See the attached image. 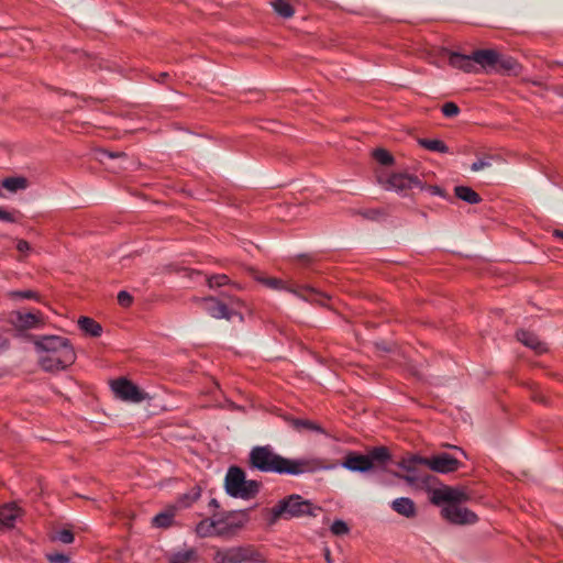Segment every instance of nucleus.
<instances>
[{"mask_svg":"<svg viewBox=\"0 0 563 563\" xmlns=\"http://www.w3.org/2000/svg\"><path fill=\"white\" fill-rule=\"evenodd\" d=\"M38 364L46 372H57L70 366L76 353L69 340L58 335H42L34 341Z\"/></svg>","mask_w":563,"mask_h":563,"instance_id":"1","label":"nucleus"},{"mask_svg":"<svg viewBox=\"0 0 563 563\" xmlns=\"http://www.w3.org/2000/svg\"><path fill=\"white\" fill-rule=\"evenodd\" d=\"M252 468L263 473L299 475L310 470L306 460H292L277 454L271 445L254 446L249 455Z\"/></svg>","mask_w":563,"mask_h":563,"instance_id":"2","label":"nucleus"},{"mask_svg":"<svg viewBox=\"0 0 563 563\" xmlns=\"http://www.w3.org/2000/svg\"><path fill=\"white\" fill-rule=\"evenodd\" d=\"M224 486L231 497L251 499L258 494L261 483L246 479L245 472L242 468L231 466L225 475Z\"/></svg>","mask_w":563,"mask_h":563,"instance_id":"3","label":"nucleus"},{"mask_svg":"<svg viewBox=\"0 0 563 563\" xmlns=\"http://www.w3.org/2000/svg\"><path fill=\"white\" fill-rule=\"evenodd\" d=\"M316 508L308 500L302 499L299 495H290L288 498H284L276 506L271 509L272 519L274 523L279 518H295L302 517L306 515L316 516L313 512Z\"/></svg>","mask_w":563,"mask_h":563,"instance_id":"4","label":"nucleus"},{"mask_svg":"<svg viewBox=\"0 0 563 563\" xmlns=\"http://www.w3.org/2000/svg\"><path fill=\"white\" fill-rule=\"evenodd\" d=\"M214 563H264V555L253 545H239L218 549L213 555Z\"/></svg>","mask_w":563,"mask_h":563,"instance_id":"5","label":"nucleus"},{"mask_svg":"<svg viewBox=\"0 0 563 563\" xmlns=\"http://www.w3.org/2000/svg\"><path fill=\"white\" fill-rule=\"evenodd\" d=\"M196 302H198L201 308L214 319L232 320L236 317L240 322L244 321L243 313L235 309L244 306V302L239 298H231L230 303L232 308H229L228 305L212 296L198 298L196 299Z\"/></svg>","mask_w":563,"mask_h":563,"instance_id":"6","label":"nucleus"},{"mask_svg":"<svg viewBox=\"0 0 563 563\" xmlns=\"http://www.w3.org/2000/svg\"><path fill=\"white\" fill-rule=\"evenodd\" d=\"M471 500V495L463 487L443 486L432 492L431 501L434 505H461Z\"/></svg>","mask_w":563,"mask_h":563,"instance_id":"7","label":"nucleus"},{"mask_svg":"<svg viewBox=\"0 0 563 563\" xmlns=\"http://www.w3.org/2000/svg\"><path fill=\"white\" fill-rule=\"evenodd\" d=\"M217 537L230 539L234 537L244 526L241 515L235 512H227L214 516Z\"/></svg>","mask_w":563,"mask_h":563,"instance_id":"8","label":"nucleus"},{"mask_svg":"<svg viewBox=\"0 0 563 563\" xmlns=\"http://www.w3.org/2000/svg\"><path fill=\"white\" fill-rule=\"evenodd\" d=\"M378 181L387 190H395L397 192H404L415 187H421V183L418 177L408 174L396 173L384 177H379Z\"/></svg>","mask_w":563,"mask_h":563,"instance_id":"9","label":"nucleus"},{"mask_svg":"<svg viewBox=\"0 0 563 563\" xmlns=\"http://www.w3.org/2000/svg\"><path fill=\"white\" fill-rule=\"evenodd\" d=\"M9 321L19 331L41 329L45 324L44 317L41 311H12L9 316Z\"/></svg>","mask_w":563,"mask_h":563,"instance_id":"10","label":"nucleus"},{"mask_svg":"<svg viewBox=\"0 0 563 563\" xmlns=\"http://www.w3.org/2000/svg\"><path fill=\"white\" fill-rule=\"evenodd\" d=\"M441 515L453 525H474L478 520L475 512L461 505H445L441 510Z\"/></svg>","mask_w":563,"mask_h":563,"instance_id":"11","label":"nucleus"},{"mask_svg":"<svg viewBox=\"0 0 563 563\" xmlns=\"http://www.w3.org/2000/svg\"><path fill=\"white\" fill-rule=\"evenodd\" d=\"M111 388L115 396L124 401L141 402L145 399V395L139 387L125 378L113 380Z\"/></svg>","mask_w":563,"mask_h":563,"instance_id":"12","label":"nucleus"},{"mask_svg":"<svg viewBox=\"0 0 563 563\" xmlns=\"http://www.w3.org/2000/svg\"><path fill=\"white\" fill-rule=\"evenodd\" d=\"M461 465V462L449 453H439L428 457V467L441 474L455 472Z\"/></svg>","mask_w":563,"mask_h":563,"instance_id":"13","label":"nucleus"},{"mask_svg":"<svg viewBox=\"0 0 563 563\" xmlns=\"http://www.w3.org/2000/svg\"><path fill=\"white\" fill-rule=\"evenodd\" d=\"M449 64L464 73H477L478 69L475 66V60L473 59V53L471 55L460 54L457 52H449Z\"/></svg>","mask_w":563,"mask_h":563,"instance_id":"14","label":"nucleus"},{"mask_svg":"<svg viewBox=\"0 0 563 563\" xmlns=\"http://www.w3.org/2000/svg\"><path fill=\"white\" fill-rule=\"evenodd\" d=\"M342 466L352 472H367L372 470L371 459L367 454L349 453Z\"/></svg>","mask_w":563,"mask_h":563,"instance_id":"15","label":"nucleus"},{"mask_svg":"<svg viewBox=\"0 0 563 563\" xmlns=\"http://www.w3.org/2000/svg\"><path fill=\"white\" fill-rule=\"evenodd\" d=\"M498 52L495 49H477L473 52V59L486 71H494Z\"/></svg>","mask_w":563,"mask_h":563,"instance_id":"16","label":"nucleus"},{"mask_svg":"<svg viewBox=\"0 0 563 563\" xmlns=\"http://www.w3.org/2000/svg\"><path fill=\"white\" fill-rule=\"evenodd\" d=\"M20 515L21 510L15 504H7L0 507V525L8 529L13 528Z\"/></svg>","mask_w":563,"mask_h":563,"instance_id":"17","label":"nucleus"},{"mask_svg":"<svg viewBox=\"0 0 563 563\" xmlns=\"http://www.w3.org/2000/svg\"><path fill=\"white\" fill-rule=\"evenodd\" d=\"M517 339L523 345L530 347L538 354H541L547 350L545 344L543 342H541L534 333H531L529 331H525V330L518 331Z\"/></svg>","mask_w":563,"mask_h":563,"instance_id":"18","label":"nucleus"},{"mask_svg":"<svg viewBox=\"0 0 563 563\" xmlns=\"http://www.w3.org/2000/svg\"><path fill=\"white\" fill-rule=\"evenodd\" d=\"M391 508L399 515L405 516L407 518H412L416 516V506L415 503L407 497H400L393 501Z\"/></svg>","mask_w":563,"mask_h":563,"instance_id":"19","label":"nucleus"},{"mask_svg":"<svg viewBox=\"0 0 563 563\" xmlns=\"http://www.w3.org/2000/svg\"><path fill=\"white\" fill-rule=\"evenodd\" d=\"M518 68H519V64L517 63L516 59L498 53L497 63L495 65L494 71L500 73V74H510V73H517Z\"/></svg>","mask_w":563,"mask_h":563,"instance_id":"20","label":"nucleus"},{"mask_svg":"<svg viewBox=\"0 0 563 563\" xmlns=\"http://www.w3.org/2000/svg\"><path fill=\"white\" fill-rule=\"evenodd\" d=\"M78 327L82 332L93 338H98L102 333V327L89 317H80Z\"/></svg>","mask_w":563,"mask_h":563,"instance_id":"21","label":"nucleus"},{"mask_svg":"<svg viewBox=\"0 0 563 563\" xmlns=\"http://www.w3.org/2000/svg\"><path fill=\"white\" fill-rule=\"evenodd\" d=\"M454 192L459 199L470 205H476L482 201L481 196L475 190L467 186H456L454 188Z\"/></svg>","mask_w":563,"mask_h":563,"instance_id":"22","label":"nucleus"},{"mask_svg":"<svg viewBox=\"0 0 563 563\" xmlns=\"http://www.w3.org/2000/svg\"><path fill=\"white\" fill-rule=\"evenodd\" d=\"M0 186L11 192H16L18 190L26 189L29 186V181L25 177L22 176L8 177L0 183Z\"/></svg>","mask_w":563,"mask_h":563,"instance_id":"23","label":"nucleus"},{"mask_svg":"<svg viewBox=\"0 0 563 563\" xmlns=\"http://www.w3.org/2000/svg\"><path fill=\"white\" fill-rule=\"evenodd\" d=\"M417 464L428 466V457L410 454L408 456H404L398 463L399 467L406 472H412Z\"/></svg>","mask_w":563,"mask_h":563,"instance_id":"24","label":"nucleus"},{"mask_svg":"<svg viewBox=\"0 0 563 563\" xmlns=\"http://www.w3.org/2000/svg\"><path fill=\"white\" fill-rule=\"evenodd\" d=\"M196 533L200 538L217 537L214 516L212 518H207V519L201 520L196 526Z\"/></svg>","mask_w":563,"mask_h":563,"instance_id":"25","label":"nucleus"},{"mask_svg":"<svg viewBox=\"0 0 563 563\" xmlns=\"http://www.w3.org/2000/svg\"><path fill=\"white\" fill-rule=\"evenodd\" d=\"M418 144L430 152L448 153L446 144L438 139H419Z\"/></svg>","mask_w":563,"mask_h":563,"instance_id":"26","label":"nucleus"},{"mask_svg":"<svg viewBox=\"0 0 563 563\" xmlns=\"http://www.w3.org/2000/svg\"><path fill=\"white\" fill-rule=\"evenodd\" d=\"M174 517H175V510L167 509L165 511L157 514L153 518L152 523L154 527H157V528H167V527L172 526Z\"/></svg>","mask_w":563,"mask_h":563,"instance_id":"27","label":"nucleus"},{"mask_svg":"<svg viewBox=\"0 0 563 563\" xmlns=\"http://www.w3.org/2000/svg\"><path fill=\"white\" fill-rule=\"evenodd\" d=\"M271 4L275 12L282 18L289 19L295 13L294 8L287 0H273Z\"/></svg>","mask_w":563,"mask_h":563,"instance_id":"28","label":"nucleus"},{"mask_svg":"<svg viewBox=\"0 0 563 563\" xmlns=\"http://www.w3.org/2000/svg\"><path fill=\"white\" fill-rule=\"evenodd\" d=\"M200 495V488L198 486L192 487L187 494H184L181 497H179V499L177 500V507H189L192 503L199 499Z\"/></svg>","mask_w":563,"mask_h":563,"instance_id":"29","label":"nucleus"},{"mask_svg":"<svg viewBox=\"0 0 563 563\" xmlns=\"http://www.w3.org/2000/svg\"><path fill=\"white\" fill-rule=\"evenodd\" d=\"M367 456L371 459L372 467L374 466L375 462L385 463L390 459L389 451L385 446L374 448L368 452Z\"/></svg>","mask_w":563,"mask_h":563,"instance_id":"30","label":"nucleus"},{"mask_svg":"<svg viewBox=\"0 0 563 563\" xmlns=\"http://www.w3.org/2000/svg\"><path fill=\"white\" fill-rule=\"evenodd\" d=\"M231 283L230 278L225 274L211 275L207 278L209 288H218Z\"/></svg>","mask_w":563,"mask_h":563,"instance_id":"31","label":"nucleus"},{"mask_svg":"<svg viewBox=\"0 0 563 563\" xmlns=\"http://www.w3.org/2000/svg\"><path fill=\"white\" fill-rule=\"evenodd\" d=\"M22 217L19 210L8 211L0 207V221L14 223Z\"/></svg>","mask_w":563,"mask_h":563,"instance_id":"32","label":"nucleus"},{"mask_svg":"<svg viewBox=\"0 0 563 563\" xmlns=\"http://www.w3.org/2000/svg\"><path fill=\"white\" fill-rule=\"evenodd\" d=\"M374 158L382 165H390L394 162L393 156L383 148H377L373 152Z\"/></svg>","mask_w":563,"mask_h":563,"instance_id":"33","label":"nucleus"},{"mask_svg":"<svg viewBox=\"0 0 563 563\" xmlns=\"http://www.w3.org/2000/svg\"><path fill=\"white\" fill-rule=\"evenodd\" d=\"M8 296L11 299H34V300L38 299L37 292H35L33 290H14V291H10L8 294Z\"/></svg>","mask_w":563,"mask_h":563,"instance_id":"34","label":"nucleus"},{"mask_svg":"<svg viewBox=\"0 0 563 563\" xmlns=\"http://www.w3.org/2000/svg\"><path fill=\"white\" fill-rule=\"evenodd\" d=\"M330 530L335 536H344V534H347L350 531L346 522H344L343 520H340V519L334 520V522L331 525Z\"/></svg>","mask_w":563,"mask_h":563,"instance_id":"35","label":"nucleus"},{"mask_svg":"<svg viewBox=\"0 0 563 563\" xmlns=\"http://www.w3.org/2000/svg\"><path fill=\"white\" fill-rule=\"evenodd\" d=\"M292 426L297 430L308 429V430H313V431H321L320 427H318L317 424H314L313 422H311L309 420L295 419L292 421Z\"/></svg>","mask_w":563,"mask_h":563,"instance_id":"36","label":"nucleus"},{"mask_svg":"<svg viewBox=\"0 0 563 563\" xmlns=\"http://www.w3.org/2000/svg\"><path fill=\"white\" fill-rule=\"evenodd\" d=\"M441 111L446 118H454L460 113V108L454 102H445L442 106Z\"/></svg>","mask_w":563,"mask_h":563,"instance_id":"37","label":"nucleus"},{"mask_svg":"<svg viewBox=\"0 0 563 563\" xmlns=\"http://www.w3.org/2000/svg\"><path fill=\"white\" fill-rule=\"evenodd\" d=\"M195 555L192 550L186 551L184 553H177L173 555L169 560V563H188Z\"/></svg>","mask_w":563,"mask_h":563,"instance_id":"38","label":"nucleus"},{"mask_svg":"<svg viewBox=\"0 0 563 563\" xmlns=\"http://www.w3.org/2000/svg\"><path fill=\"white\" fill-rule=\"evenodd\" d=\"M287 289L294 294H297L299 297H301L303 299H309L310 297H312V295L317 294V291L313 288L308 287V286L301 287L300 290H295L292 288H287Z\"/></svg>","mask_w":563,"mask_h":563,"instance_id":"39","label":"nucleus"},{"mask_svg":"<svg viewBox=\"0 0 563 563\" xmlns=\"http://www.w3.org/2000/svg\"><path fill=\"white\" fill-rule=\"evenodd\" d=\"M492 165L490 163V157H484V158H478L477 161H475L472 166H471V169L473 172H479L484 168H487Z\"/></svg>","mask_w":563,"mask_h":563,"instance_id":"40","label":"nucleus"},{"mask_svg":"<svg viewBox=\"0 0 563 563\" xmlns=\"http://www.w3.org/2000/svg\"><path fill=\"white\" fill-rule=\"evenodd\" d=\"M56 539L62 543L69 544L74 541V534L70 530L64 529L57 532Z\"/></svg>","mask_w":563,"mask_h":563,"instance_id":"41","label":"nucleus"},{"mask_svg":"<svg viewBox=\"0 0 563 563\" xmlns=\"http://www.w3.org/2000/svg\"><path fill=\"white\" fill-rule=\"evenodd\" d=\"M132 301H133V298L128 291L121 290L118 294V302L120 306L125 307V308L130 307L132 305Z\"/></svg>","mask_w":563,"mask_h":563,"instance_id":"42","label":"nucleus"},{"mask_svg":"<svg viewBox=\"0 0 563 563\" xmlns=\"http://www.w3.org/2000/svg\"><path fill=\"white\" fill-rule=\"evenodd\" d=\"M360 213L364 218L369 219V220H378L383 216V212L378 209H368V210L362 211Z\"/></svg>","mask_w":563,"mask_h":563,"instance_id":"43","label":"nucleus"},{"mask_svg":"<svg viewBox=\"0 0 563 563\" xmlns=\"http://www.w3.org/2000/svg\"><path fill=\"white\" fill-rule=\"evenodd\" d=\"M47 560L51 563H68L69 562V558L67 555H65V554H62V553L48 554L47 555Z\"/></svg>","mask_w":563,"mask_h":563,"instance_id":"44","label":"nucleus"},{"mask_svg":"<svg viewBox=\"0 0 563 563\" xmlns=\"http://www.w3.org/2000/svg\"><path fill=\"white\" fill-rule=\"evenodd\" d=\"M407 473H408L407 475H404V476H400V477L404 478L409 484H415L418 481L422 479L420 476L417 475L416 468H413L412 472H407Z\"/></svg>","mask_w":563,"mask_h":563,"instance_id":"45","label":"nucleus"},{"mask_svg":"<svg viewBox=\"0 0 563 563\" xmlns=\"http://www.w3.org/2000/svg\"><path fill=\"white\" fill-rule=\"evenodd\" d=\"M266 285L274 289L283 288V282L280 279H276V278L267 279Z\"/></svg>","mask_w":563,"mask_h":563,"instance_id":"46","label":"nucleus"},{"mask_svg":"<svg viewBox=\"0 0 563 563\" xmlns=\"http://www.w3.org/2000/svg\"><path fill=\"white\" fill-rule=\"evenodd\" d=\"M16 250L19 252H26L30 250V244L25 240H20L16 244Z\"/></svg>","mask_w":563,"mask_h":563,"instance_id":"47","label":"nucleus"},{"mask_svg":"<svg viewBox=\"0 0 563 563\" xmlns=\"http://www.w3.org/2000/svg\"><path fill=\"white\" fill-rule=\"evenodd\" d=\"M553 235L556 238L563 239V231L561 230H554Z\"/></svg>","mask_w":563,"mask_h":563,"instance_id":"48","label":"nucleus"},{"mask_svg":"<svg viewBox=\"0 0 563 563\" xmlns=\"http://www.w3.org/2000/svg\"><path fill=\"white\" fill-rule=\"evenodd\" d=\"M325 559H327L328 563H331V561H330V553H329V551L327 552Z\"/></svg>","mask_w":563,"mask_h":563,"instance_id":"49","label":"nucleus"},{"mask_svg":"<svg viewBox=\"0 0 563 563\" xmlns=\"http://www.w3.org/2000/svg\"><path fill=\"white\" fill-rule=\"evenodd\" d=\"M454 448H455L456 450H459V451L461 452V454H462V455H464V456L466 455V454H465V452H464L462 449L456 448V446H454Z\"/></svg>","mask_w":563,"mask_h":563,"instance_id":"50","label":"nucleus"},{"mask_svg":"<svg viewBox=\"0 0 563 563\" xmlns=\"http://www.w3.org/2000/svg\"><path fill=\"white\" fill-rule=\"evenodd\" d=\"M433 192L440 194V189L438 187H433Z\"/></svg>","mask_w":563,"mask_h":563,"instance_id":"51","label":"nucleus"}]
</instances>
